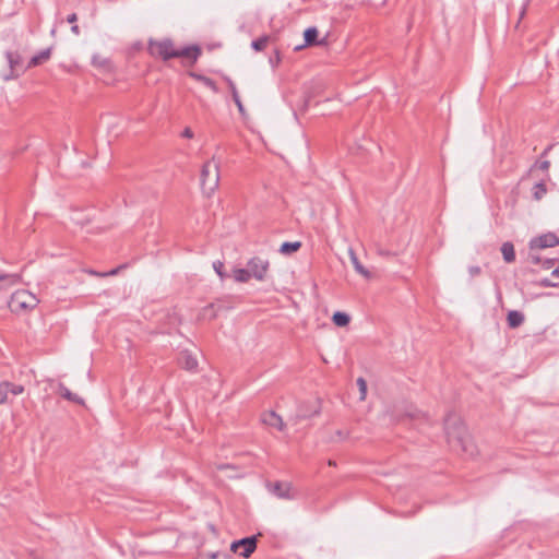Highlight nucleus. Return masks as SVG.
Listing matches in <instances>:
<instances>
[{
  "label": "nucleus",
  "mask_w": 559,
  "mask_h": 559,
  "mask_svg": "<svg viewBox=\"0 0 559 559\" xmlns=\"http://www.w3.org/2000/svg\"><path fill=\"white\" fill-rule=\"evenodd\" d=\"M147 50L151 56L158 57L163 61H168L173 58H185L189 59L191 63H194L201 55V48L198 45L177 49L170 38L162 40L151 38L147 43Z\"/></svg>",
  "instance_id": "f257e3e1"
},
{
  "label": "nucleus",
  "mask_w": 559,
  "mask_h": 559,
  "mask_svg": "<svg viewBox=\"0 0 559 559\" xmlns=\"http://www.w3.org/2000/svg\"><path fill=\"white\" fill-rule=\"evenodd\" d=\"M444 432L449 444L456 451L461 450L469 455L474 454V444L469 439L461 418L449 413L444 418Z\"/></svg>",
  "instance_id": "f03ea898"
},
{
  "label": "nucleus",
  "mask_w": 559,
  "mask_h": 559,
  "mask_svg": "<svg viewBox=\"0 0 559 559\" xmlns=\"http://www.w3.org/2000/svg\"><path fill=\"white\" fill-rule=\"evenodd\" d=\"M200 182L203 193L207 197H211L217 189L219 183V164L215 162L214 157L203 164Z\"/></svg>",
  "instance_id": "7ed1b4c3"
},
{
  "label": "nucleus",
  "mask_w": 559,
  "mask_h": 559,
  "mask_svg": "<svg viewBox=\"0 0 559 559\" xmlns=\"http://www.w3.org/2000/svg\"><path fill=\"white\" fill-rule=\"evenodd\" d=\"M38 299L28 290H16L9 300V308L12 312L19 313L33 309L37 306Z\"/></svg>",
  "instance_id": "20e7f679"
},
{
  "label": "nucleus",
  "mask_w": 559,
  "mask_h": 559,
  "mask_svg": "<svg viewBox=\"0 0 559 559\" xmlns=\"http://www.w3.org/2000/svg\"><path fill=\"white\" fill-rule=\"evenodd\" d=\"M247 267L249 270L248 272L250 273L251 277L255 278L259 282H263L265 281L270 269V261L262 257H252L247 262Z\"/></svg>",
  "instance_id": "39448f33"
},
{
  "label": "nucleus",
  "mask_w": 559,
  "mask_h": 559,
  "mask_svg": "<svg viewBox=\"0 0 559 559\" xmlns=\"http://www.w3.org/2000/svg\"><path fill=\"white\" fill-rule=\"evenodd\" d=\"M257 536H247L238 540H234L230 550L243 558H249L257 549Z\"/></svg>",
  "instance_id": "423d86ee"
},
{
  "label": "nucleus",
  "mask_w": 559,
  "mask_h": 559,
  "mask_svg": "<svg viewBox=\"0 0 559 559\" xmlns=\"http://www.w3.org/2000/svg\"><path fill=\"white\" fill-rule=\"evenodd\" d=\"M5 58L10 68V73L3 75L4 81H9L20 76L25 68L23 67L22 57L17 51H7Z\"/></svg>",
  "instance_id": "0eeeda50"
},
{
  "label": "nucleus",
  "mask_w": 559,
  "mask_h": 559,
  "mask_svg": "<svg viewBox=\"0 0 559 559\" xmlns=\"http://www.w3.org/2000/svg\"><path fill=\"white\" fill-rule=\"evenodd\" d=\"M559 245V238L555 233H546L540 236L534 237L528 242L531 251L554 248Z\"/></svg>",
  "instance_id": "6e6552de"
},
{
  "label": "nucleus",
  "mask_w": 559,
  "mask_h": 559,
  "mask_svg": "<svg viewBox=\"0 0 559 559\" xmlns=\"http://www.w3.org/2000/svg\"><path fill=\"white\" fill-rule=\"evenodd\" d=\"M24 392V386L9 381L0 382V405L10 402L12 397Z\"/></svg>",
  "instance_id": "1a4fd4ad"
},
{
  "label": "nucleus",
  "mask_w": 559,
  "mask_h": 559,
  "mask_svg": "<svg viewBox=\"0 0 559 559\" xmlns=\"http://www.w3.org/2000/svg\"><path fill=\"white\" fill-rule=\"evenodd\" d=\"M319 413L320 406L318 402H302L296 411V418L299 420L307 419L317 416Z\"/></svg>",
  "instance_id": "9d476101"
},
{
  "label": "nucleus",
  "mask_w": 559,
  "mask_h": 559,
  "mask_svg": "<svg viewBox=\"0 0 559 559\" xmlns=\"http://www.w3.org/2000/svg\"><path fill=\"white\" fill-rule=\"evenodd\" d=\"M21 280L22 277L19 273L9 274L0 271V290H5L20 284Z\"/></svg>",
  "instance_id": "9b49d317"
},
{
  "label": "nucleus",
  "mask_w": 559,
  "mask_h": 559,
  "mask_svg": "<svg viewBox=\"0 0 559 559\" xmlns=\"http://www.w3.org/2000/svg\"><path fill=\"white\" fill-rule=\"evenodd\" d=\"M262 423L266 426L277 428L278 430H283L285 427V424L280 415H277L275 412L271 411L267 413H264L261 418Z\"/></svg>",
  "instance_id": "f8f14e48"
},
{
  "label": "nucleus",
  "mask_w": 559,
  "mask_h": 559,
  "mask_svg": "<svg viewBox=\"0 0 559 559\" xmlns=\"http://www.w3.org/2000/svg\"><path fill=\"white\" fill-rule=\"evenodd\" d=\"M179 365L186 370L194 371L198 368V360L189 352H181L179 356Z\"/></svg>",
  "instance_id": "ddd939ff"
},
{
  "label": "nucleus",
  "mask_w": 559,
  "mask_h": 559,
  "mask_svg": "<svg viewBox=\"0 0 559 559\" xmlns=\"http://www.w3.org/2000/svg\"><path fill=\"white\" fill-rule=\"evenodd\" d=\"M290 491L292 486L288 483L276 481L273 486V493L282 499H294L295 496Z\"/></svg>",
  "instance_id": "4468645a"
},
{
  "label": "nucleus",
  "mask_w": 559,
  "mask_h": 559,
  "mask_svg": "<svg viewBox=\"0 0 559 559\" xmlns=\"http://www.w3.org/2000/svg\"><path fill=\"white\" fill-rule=\"evenodd\" d=\"M58 394L66 399L67 401L73 402L79 405L84 404V400L80 397L78 394L72 393L62 382L58 384Z\"/></svg>",
  "instance_id": "2eb2a0df"
},
{
  "label": "nucleus",
  "mask_w": 559,
  "mask_h": 559,
  "mask_svg": "<svg viewBox=\"0 0 559 559\" xmlns=\"http://www.w3.org/2000/svg\"><path fill=\"white\" fill-rule=\"evenodd\" d=\"M318 35H319V32L316 27H308L305 32H304V38H305V46H312V45H318L319 41H318ZM304 47V45H300V46H297L295 48V50H299Z\"/></svg>",
  "instance_id": "dca6fc26"
},
{
  "label": "nucleus",
  "mask_w": 559,
  "mask_h": 559,
  "mask_svg": "<svg viewBox=\"0 0 559 559\" xmlns=\"http://www.w3.org/2000/svg\"><path fill=\"white\" fill-rule=\"evenodd\" d=\"M524 320H525V317L521 311L511 310L508 312L507 322H508L509 328H511V329L519 328L520 325L523 324Z\"/></svg>",
  "instance_id": "f3484780"
},
{
  "label": "nucleus",
  "mask_w": 559,
  "mask_h": 559,
  "mask_svg": "<svg viewBox=\"0 0 559 559\" xmlns=\"http://www.w3.org/2000/svg\"><path fill=\"white\" fill-rule=\"evenodd\" d=\"M52 48H46L41 51H39L37 55H35L28 62L27 68L36 67L41 64L43 62L47 61L51 56Z\"/></svg>",
  "instance_id": "a211bd4d"
},
{
  "label": "nucleus",
  "mask_w": 559,
  "mask_h": 559,
  "mask_svg": "<svg viewBox=\"0 0 559 559\" xmlns=\"http://www.w3.org/2000/svg\"><path fill=\"white\" fill-rule=\"evenodd\" d=\"M349 258L354 265V269L357 273L362 275L366 278L370 277V272L360 263L358 257L356 255L355 251L353 249H349Z\"/></svg>",
  "instance_id": "6ab92c4d"
},
{
  "label": "nucleus",
  "mask_w": 559,
  "mask_h": 559,
  "mask_svg": "<svg viewBox=\"0 0 559 559\" xmlns=\"http://www.w3.org/2000/svg\"><path fill=\"white\" fill-rule=\"evenodd\" d=\"M500 250H501L503 260L507 263L514 262V260H515V251H514V246H513L512 242H510V241L503 242L501 248H500Z\"/></svg>",
  "instance_id": "aec40b11"
},
{
  "label": "nucleus",
  "mask_w": 559,
  "mask_h": 559,
  "mask_svg": "<svg viewBox=\"0 0 559 559\" xmlns=\"http://www.w3.org/2000/svg\"><path fill=\"white\" fill-rule=\"evenodd\" d=\"M300 248H301L300 241H293V242L285 241L281 245L278 252L284 255H290V254L297 252Z\"/></svg>",
  "instance_id": "412c9836"
},
{
  "label": "nucleus",
  "mask_w": 559,
  "mask_h": 559,
  "mask_svg": "<svg viewBox=\"0 0 559 559\" xmlns=\"http://www.w3.org/2000/svg\"><path fill=\"white\" fill-rule=\"evenodd\" d=\"M332 321L336 326L343 328L349 323L350 317L346 312L336 311L332 316Z\"/></svg>",
  "instance_id": "4be33fe9"
},
{
  "label": "nucleus",
  "mask_w": 559,
  "mask_h": 559,
  "mask_svg": "<svg viewBox=\"0 0 559 559\" xmlns=\"http://www.w3.org/2000/svg\"><path fill=\"white\" fill-rule=\"evenodd\" d=\"M248 271L249 270L247 266L245 269H235L234 270L235 281L238 283H247L251 278V275Z\"/></svg>",
  "instance_id": "5701e85b"
},
{
  "label": "nucleus",
  "mask_w": 559,
  "mask_h": 559,
  "mask_svg": "<svg viewBox=\"0 0 559 559\" xmlns=\"http://www.w3.org/2000/svg\"><path fill=\"white\" fill-rule=\"evenodd\" d=\"M405 419H409V420H426V415L424 413H421L420 411H417V409H414V411H408L404 414V416L401 418V420H405Z\"/></svg>",
  "instance_id": "b1692460"
},
{
  "label": "nucleus",
  "mask_w": 559,
  "mask_h": 559,
  "mask_svg": "<svg viewBox=\"0 0 559 559\" xmlns=\"http://www.w3.org/2000/svg\"><path fill=\"white\" fill-rule=\"evenodd\" d=\"M547 193L546 183L544 181L537 182L534 186L533 197L535 200H540Z\"/></svg>",
  "instance_id": "393cba45"
},
{
  "label": "nucleus",
  "mask_w": 559,
  "mask_h": 559,
  "mask_svg": "<svg viewBox=\"0 0 559 559\" xmlns=\"http://www.w3.org/2000/svg\"><path fill=\"white\" fill-rule=\"evenodd\" d=\"M267 41H269V37L262 36V37H259V38L252 40L251 47L255 51H262L266 47Z\"/></svg>",
  "instance_id": "a878e982"
},
{
  "label": "nucleus",
  "mask_w": 559,
  "mask_h": 559,
  "mask_svg": "<svg viewBox=\"0 0 559 559\" xmlns=\"http://www.w3.org/2000/svg\"><path fill=\"white\" fill-rule=\"evenodd\" d=\"M126 266H127L126 264H121V265H119V266H117V267H115V269H112V270H110V271H108L106 273H98L96 271H90V273L93 274V275H96V276H100V277L114 276V275H117L120 272V270L124 269Z\"/></svg>",
  "instance_id": "bb28decb"
},
{
  "label": "nucleus",
  "mask_w": 559,
  "mask_h": 559,
  "mask_svg": "<svg viewBox=\"0 0 559 559\" xmlns=\"http://www.w3.org/2000/svg\"><path fill=\"white\" fill-rule=\"evenodd\" d=\"M213 269L221 280H224L228 276L227 273L224 271V263L222 261H214Z\"/></svg>",
  "instance_id": "cd10ccee"
},
{
  "label": "nucleus",
  "mask_w": 559,
  "mask_h": 559,
  "mask_svg": "<svg viewBox=\"0 0 559 559\" xmlns=\"http://www.w3.org/2000/svg\"><path fill=\"white\" fill-rule=\"evenodd\" d=\"M348 437H349L348 430L338 429L335 431V435L331 438V441L340 442V441L346 440Z\"/></svg>",
  "instance_id": "c85d7f7f"
},
{
  "label": "nucleus",
  "mask_w": 559,
  "mask_h": 559,
  "mask_svg": "<svg viewBox=\"0 0 559 559\" xmlns=\"http://www.w3.org/2000/svg\"><path fill=\"white\" fill-rule=\"evenodd\" d=\"M92 63H93V66L98 67V68H107L109 64V61L106 58H103L98 55H94L92 58Z\"/></svg>",
  "instance_id": "c756f323"
},
{
  "label": "nucleus",
  "mask_w": 559,
  "mask_h": 559,
  "mask_svg": "<svg viewBox=\"0 0 559 559\" xmlns=\"http://www.w3.org/2000/svg\"><path fill=\"white\" fill-rule=\"evenodd\" d=\"M357 385L359 386L360 391V400H365L367 393V382L365 381V379L358 378Z\"/></svg>",
  "instance_id": "7c9ffc66"
},
{
  "label": "nucleus",
  "mask_w": 559,
  "mask_h": 559,
  "mask_svg": "<svg viewBox=\"0 0 559 559\" xmlns=\"http://www.w3.org/2000/svg\"><path fill=\"white\" fill-rule=\"evenodd\" d=\"M206 87L212 90L214 93L218 92V87L216 85V82L212 80L211 78L206 76L204 81L202 82Z\"/></svg>",
  "instance_id": "2f4dec72"
},
{
  "label": "nucleus",
  "mask_w": 559,
  "mask_h": 559,
  "mask_svg": "<svg viewBox=\"0 0 559 559\" xmlns=\"http://www.w3.org/2000/svg\"><path fill=\"white\" fill-rule=\"evenodd\" d=\"M536 284L540 287H559V283H554L547 277L538 281Z\"/></svg>",
  "instance_id": "473e14b6"
},
{
  "label": "nucleus",
  "mask_w": 559,
  "mask_h": 559,
  "mask_svg": "<svg viewBox=\"0 0 559 559\" xmlns=\"http://www.w3.org/2000/svg\"><path fill=\"white\" fill-rule=\"evenodd\" d=\"M533 167H537L543 171H548V169L550 167V162L549 160L536 162Z\"/></svg>",
  "instance_id": "72a5a7b5"
},
{
  "label": "nucleus",
  "mask_w": 559,
  "mask_h": 559,
  "mask_svg": "<svg viewBox=\"0 0 559 559\" xmlns=\"http://www.w3.org/2000/svg\"><path fill=\"white\" fill-rule=\"evenodd\" d=\"M480 272H481V270H480V267H479V266H477V265H472V266H469V267H468V274H469V276H471L472 278H473V277H475V276H477V275H479V274H480Z\"/></svg>",
  "instance_id": "f704fd0d"
},
{
  "label": "nucleus",
  "mask_w": 559,
  "mask_h": 559,
  "mask_svg": "<svg viewBox=\"0 0 559 559\" xmlns=\"http://www.w3.org/2000/svg\"><path fill=\"white\" fill-rule=\"evenodd\" d=\"M530 258V261L533 263V264H540L543 262L542 258L537 254H534V253H530L528 255Z\"/></svg>",
  "instance_id": "c9c22d12"
},
{
  "label": "nucleus",
  "mask_w": 559,
  "mask_h": 559,
  "mask_svg": "<svg viewBox=\"0 0 559 559\" xmlns=\"http://www.w3.org/2000/svg\"><path fill=\"white\" fill-rule=\"evenodd\" d=\"M189 76H191L192 79H194L199 82H203L204 79L206 78L205 75L197 73V72H189Z\"/></svg>",
  "instance_id": "e433bc0d"
},
{
  "label": "nucleus",
  "mask_w": 559,
  "mask_h": 559,
  "mask_svg": "<svg viewBox=\"0 0 559 559\" xmlns=\"http://www.w3.org/2000/svg\"><path fill=\"white\" fill-rule=\"evenodd\" d=\"M554 263L555 259H546L542 262V265L544 269L549 270L550 267H552Z\"/></svg>",
  "instance_id": "4c0bfd02"
},
{
  "label": "nucleus",
  "mask_w": 559,
  "mask_h": 559,
  "mask_svg": "<svg viewBox=\"0 0 559 559\" xmlns=\"http://www.w3.org/2000/svg\"><path fill=\"white\" fill-rule=\"evenodd\" d=\"M181 135L183 138H187V139H192L193 138V131L190 128H185V130L182 131Z\"/></svg>",
  "instance_id": "58836bf2"
},
{
  "label": "nucleus",
  "mask_w": 559,
  "mask_h": 559,
  "mask_svg": "<svg viewBox=\"0 0 559 559\" xmlns=\"http://www.w3.org/2000/svg\"><path fill=\"white\" fill-rule=\"evenodd\" d=\"M226 82H227V85H228L229 91H230L231 94H233L234 91H237V87H236V85H235L233 80H230L229 78H226Z\"/></svg>",
  "instance_id": "ea45409f"
},
{
  "label": "nucleus",
  "mask_w": 559,
  "mask_h": 559,
  "mask_svg": "<svg viewBox=\"0 0 559 559\" xmlns=\"http://www.w3.org/2000/svg\"><path fill=\"white\" fill-rule=\"evenodd\" d=\"M78 21V15L75 13H71L67 17V22L70 24H74Z\"/></svg>",
  "instance_id": "a19ab883"
},
{
  "label": "nucleus",
  "mask_w": 559,
  "mask_h": 559,
  "mask_svg": "<svg viewBox=\"0 0 559 559\" xmlns=\"http://www.w3.org/2000/svg\"><path fill=\"white\" fill-rule=\"evenodd\" d=\"M235 104H236V106H237V108H238V110H239L240 115H245V112H246V111H245V107H243L242 102H241V100H239L238 103H235Z\"/></svg>",
  "instance_id": "79ce46f5"
},
{
  "label": "nucleus",
  "mask_w": 559,
  "mask_h": 559,
  "mask_svg": "<svg viewBox=\"0 0 559 559\" xmlns=\"http://www.w3.org/2000/svg\"><path fill=\"white\" fill-rule=\"evenodd\" d=\"M528 2H530V0H527V1L523 4L522 10H521V12H520V19H522V17L524 16V14H525V12H526V9H527V5H528Z\"/></svg>",
  "instance_id": "37998d69"
},
{
  "label": "nucleus",
  "mask_w": 559,
  "mask_h": 559,
  "mask_svg": "<svg viewBox=\"0 0 559 559\" xmlns=\"http://www.w3.org/2000/svg\"><path fill=\"white\" fill-rule=\"evenodd\" d=\"M231 97H233L234 103H238L239 100H241L240 96L238 94V91H234L231 94Z\"/></svg>",
  "instance_id": "c03bdc74"
},
{
  "label": "nucleus",
  "mask_w": 559,
  "mask_h": 559,
  "mask_svg": "<svg viewBox=\"0 0 559 559\" xmlns=\"http://www.w3.org/2000/svg\"><path fill=\"white\" fill-rule=\"evenodd\" d=\"M71 32L74 35H79L80 34V27L76 24H73L72 27H71Z\"/></svg>",
  "instance_id": "a18cd8bd"
},
{
  "label": "nucleus",
  "mask_w": 559,
  "mask_h": 559,
  "mask_svg": "<svg viewBox=\"0 0 559 559\" xmlns=\"http://www.w3.org/2000/svg\"><path fill=\"white\" fill-rule=\"evenodd\" d=\"M552 147H554V145H552V144L548 145V146L544 150V152L542 153V155H540V156H542V157L546 156V155L551 151V148H552Z\"/></svg>",
  "instance_id": "49530a36"
},
{
  "label": "nucleus",
  "mask_w": 559,
  "mask_h": 559,
  "mask_svg": "<svg viewBox=\"0 0 559 559\" xmlns=\"http://www.w3.org/2000/svg\"><path fill=\"white\" fill-rule=\"evenodd\" d=\"M219 556H221V554H219L218 551H216V552H210V554L207 555V557H209L210 559H217Z\"/></svg>",
  "instance_id": "de8ad7c7"
},
{
  "label": "nucleus",
  "mask_w": 559,
  "mask_h": 559,
  "mask_svg": "<svg viewBox=\"0 0 559 559\" xmlns=\"http://www.w3.org/2000/svg\"><path fill=\"white\" fill-rule=\"evenodd\" d=\"M551 276H554V277H559V266H558V267H556L555 270H552V272H551Z\"/></svg>",
  "instance_id": "09e8293b"
},
{
  "label": "nucleus",
  "mask_w": 559,
  "mask_h": 559,
  "mask_svg": "<svg viewBox=\"0 0 559 559\" xmlns=\"http://www.w3.org/2000/svg\"><path fill=\"white\" fill-rule=\"evenodd\" d=\"M329 465H331V466H335V462H334V461H332V460H330V461H329Z\"/></svg>",
  "instance_id": "8fccbe9b"
}]
</instances>
